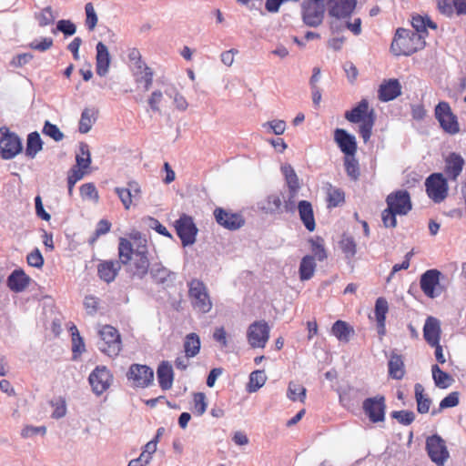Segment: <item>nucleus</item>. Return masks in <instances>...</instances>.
<instances>
[{
	"instance_id": "nucleus-1",
	"label": "nucleus",
	"mask_w": 466,
	"mask_h": 466,
	"mask_svg": "<svg viewBox=\"0 0 466 466\" xmlns=\"http://www.w3.org/2000/svg\"><path fill=\"white\" fill-rule=\"evenodd\" d=\"M135 244L121 238L118 244V256L121 264L133 277L142 279L148 272L149 258L147 257V239L139 232L131 235Z\"/></svg>"
},
{
	"instance_id": "nucleus-2",
	"label": "nucleus",
	"mask_w": 466,
	"mask_h": 466,
	"mask_svg": "<svg viewBox=\"0 0 466 466\" xmlns=\"http://www.w3.org/2000/svg\"><path fill=\"white\" fill-rule=\"evenodd\" d=\"M387 208L381 213V220L385 228H396L397 216H406L412 209L410 193L400 189L390 193L386 198Z\"/></svg>"
},
{
	"instance_id": "nucleus-3",
	"label": "nucleus",
	"mask_w": 466,
	"mask_h": 466,
	"mask_svg": "<svg viewBox=\"0 0 466 466\" xmlns=\"http://www.w3.org/2000/svg\"><path fill=\"white\" fill-rule=\"evenodd\" d=\"M345 118L354 124H360L359 133L364 143H367L371 135L376 120V115L373 108H370L369 101L366 98L361 99L351 110L346 111Z\"/></svg>"
},
{
	"instance_id": "nucleus-4",
	"label": "nucleus",
	"mask_w": 466,
	"mask_h": 466,
	"mask_svg": "<svg viewBox=\"0 0 466 466\" xmlns=\"http://www.w3.org/2000/svg\"><path fill=\"white\" fill-rule=\"evenodd\" d=\"M425 46L424 35L410 29L399 28L390 46L395 56H410Z\"/></svg>"
},
{
	"instance_id": "nucleus-5",
	"label": "nucleus",
	"mask_w": 466,
	"mask_h": 466,
	"mask_svg": "<svg viewBox=\"0 0 466 466\" xmlns=\"http://www.w3.org/2000/svg\"><path fill=\"white\" fill-rule=\"evenodd\" d=\"M98 350L109 357H116L121 350V339L118 331L106 325L99 330Z\"/></svg>"
},
{
	"instance_id": "nucleus-6",
	"label": "nucleus",
	"mask_w": 466,
	"mask_h": 466,
	"mask_svg": "<svg viewBox=\"0 0 466 466\" xmlns=\"http://www.w3.org/2000/svg\"><path fill=\"white\" fill-rule=\"evenodd\" d=\"M324 0H304L301 6L302 20L310 27L320 25L325 15Z\"/></svg>"
},
{
	"instance_id": "nucleus-7",
	"label": "nucleus",
	"mask_w": 466,
	"mask_h": 466,
	"mask_svg": "<svg viewBox=\"0 0 466 466\" xmlns=\"http://www.w3.org/2000/svg\"><path fill=\"white\" fill-rule=\"evenodd\" d=\"M188 285V293L193 308L201 313L208 312L212 308V302L204 283L198 279H193Z\"/></svg>"
},
{
	"instance_id": "nucleus-8",
	"label": "nucleus",
	"mask_w": 466,
	"mask_h": 466,
	"mask_svg": "<svg viewBox=\"0 0 466 466\" xmlns=\"http://www.w3.org/2000/svg\"><path fill=\"white\" fill-rule=\"evenodd\" d=\"M435 117L444 132L456 135L460 132L457 116L453 114L448 102L441 101L435 107Z\"/></svg>"
},
{
	"instance_id": "nucleus-9",
	"label": "nucleus",
	"mask_w": 466,
	"mask_h": 466,
	"mask_svg": "<svg viewBox=\"0 0 466 466\" xmlns=\"http://www.w3.org/2000/svg\"><path fill=\"white\" fill-rule=\"evenodd\" d=\"M23 149L19 137L7 127L0 128V156L4 159H12Z\"/></svg>"
},
{
	"instance_id": "nucleus-10",
	"label": "nucleus",
	"mask_w": 466,
	"mask_h": 466,
	"mask_svg": "<svg viewBox=\"0 0 466 466\" xmlns=\"http://www.w3.org/2000/svg\"><path fill=\"white\" fill-rule=\"evenodd\" d=\"M426 451L437 466H443L450 457L445 441L437 434L426 439Z\"/></svg>"
},
{
	"instance_id": "nucleus-11",
	"label": "nucleus",
	"mask_w": 466,
	"mask_h": 466,
	"mask_svg": "<svg viewBox=\"0 0 466 466\" xmlns=\"http://www.w3.org/2000/svg\"><path fill=\"white\" fill-rule=\"evenodd\" d=\"M270 328L265 320L255 321L247 332L248 342L253 349H264L269 339Z\"/></svg>"
},
{
	"instance_id": "nucleus-12",
	"label": "nucleus",
	"mask_w": 466,
	"mask_h": 466,
	"mask_svg": "<svg viewBox=\"0 0 466 466\" xmlns=\"http://www.w3.org/2000/svg\"><path fill=\"white\" fill-rule=\"evenodd\" d=\"M426 192L435 203H441L448 195V183L441 173L431 174L425 181Z\"/></svg>"
},
{
	"instance_id": "nucleus-13",
	"label": "nucleus",
	"mask_w": 466,
	"mask_h": 466,
	"mask_svg": "<svg viewBox=\"0 0 466 466\" xmlns=\"http://www.w3.org/2000/svg\"><path fill=\"white\" fill-rule=\"evenodd\" d=\"M175 228L184 247L195 243L198 230L190 216L186 214L180 216L175 222Z\"/></svg>"
},
{
	"instance_id": "nucleus-14",
	"label": "nucleus",
	"mask_w": 466,
	"mask_h": 466,
	"mask_svg": "<svg viewBox=\"0 0 466 466\" xmlns=\"http://www.w3.org/2000/svg\"><path fill=\"white\" fill-rule=\"evenodd\" d=\"M127 378L132 381L134 387L147 388L154 381V371L147 365L132 364L128 369Z\"/></svg>"
},
{
	"instance_id": "nucleus-15",
	"label": "nucleus",
	"mask_w": 466,
	"mask_h": 466,
	"mask_svg": "<svg viewBox=\"0 0 466 466\" xmlns=\"http://www.w3.org/2000/svg\"><path fill=\"white\" fill-rule=\"evenodd\" d=\"M362 408L369 420L373 422H381L385 420L386 400L383 395L367 398Z\"/></svg>"
},
{
	"instance_id": "nucleus-16",
	"label": "nucleus",
	"mask_w": 466,
	"mask_h": 466,
	"mask_svg": "<svg viewBox=\"0 0 466 466\" xmlns=\"http://www.w3.org/2000/svg\"><path fill=\"white\" fill-rule=\"evenodd\" d=\"M441 271L435 268L428 269L420 276V289L428 298L434 299L441 293Z\"/></svg>"
},
{
	"instance_id": "nucleus-17",
	"label": "nucleus",
	"mask_w": 466,
	"mask_h": 466,
	"mask_svg": "<svg viewBox=\"0 0 466 466\" xmlns=\"http://www.w3.org/2000/svg\"><path fill=\"white\" fill-rule=\"evenodd\" d=\"M89 383L96 395H101L111 385L113 376L106 366H97L89 375Z\"/></svg>"
},
{
	"instance_id": "nucleus-18",
	"label": "nucleus",
	"mask_w": 466,
	"mask_h": 466,
	"mask_svg": "<svg viewBox=\"0 0 466 466\" xmlns=\"http://www.w3.org/2000/svg\"><path fill=\"white\" fill-rule=\"evenodd\" d=\"M329 15L336 18L350 17L356 6V0H324Z\"/></svg>"
},
{
	"instance_id": "nucleus-19",
	"label": "nucleus",
	"mask_w": 466,
	"mask_h": 466,
	"mask_svg": "<svg viewBox=\"0 0 466 466\" xmlns=\"http://www.w3.org/2000/svg\"><path fill=\"white\" fill-rule=\"evenodd\" d=\"M401 95V85L396 78L384 79L378 89V98L381 102L391 101Z\"/></svg>"
},
{
	"instance_id": "nucleus-20",
	"label": "nucleus",
	"mask_w": 466,
	"mask_h": 466,
	"mask_svg": "<svg viewBox=\"0 0 466 466\" xmlns=\"http://www.w3.org/2000/svg\"><path fill=\"white\" fill-rule=\"evenodd\" d=\"M334 140L345 156H355L358 147L353 135L349 134L345 129L336 128Z\"/></svg>"
},
{
	"instance_id": "nucleus-21",
	"label": "nucleus",
	"mask_w": 466,
	"mask_h": 466,
	"mask_svg": "<svg viewBox=\"0 0 466 466\" xmlns=\"http://www.w3.org/2000/svg\"><path fill=\"white\" fill-rule=\"evenodd\" d=\"M133 74L136 83L143 85L144 90L148 91L153 83V71L143 61H137L133 64Z\"/></svg>"
},
{
	"instance_id": "nucleus-22",
	"label": "nucleus",
	"mask_w": 466,
	"mask_h": 466,
	"mask_svg": "<svg viewBox=\"0 0 466 466\" xmlns=\"http://www.w3.org/2000/svg\"><path fill=\"white\" fill-rule=\"evenodd\" d=\"M441 323L434 317H428L423 327V337L429 345H437L441 339Z\"/></svg>"
},
{
	"instance_id": "nucleus-23",
	"label": "nucleus",
	"mask_w": 466,
	"mask_h": 466,
	"mask_svg": "<svg viewBox=\"0 0 466 466\" xmlns=\"http://www.w3.org/2000/svg\"><path fill=\"white\" fill-rule=\"evenodd\" d=\"M150 275L154 281L163 286H170L176 279V273L170 271L162 264H154L150 268Z\"/></svg>"
},
{
	"instance_id": "nucleus-24",
	"label": "nucleus",
	"mask_w": 466,
	"mask_h": 466,
	"mask_svg": "<svg viewBox=\"0 0 466 466\" xmlns=\"http://www.w3.org/2000/svg\"><path fill=\"white\" fill-rule=\"evenodd\" d=\"M96 74L100 76H105L108 73L111 57L108 48L102 42L96 45Z\"/></svg>"
},
{
	"instance_id": "nucleus-25",
	"label": "nucleus",
	"mask_w": 466,
	"mask_h": 466,
	"mask_svg": "<svg viewBox=\"0 0 466 466\" xmlns=\"http://www.w3.org/2000/svg\"><path fill=\"white\" fill-rule=\"evenodd\" d=\"M30 278L22 270H14L7 278L8 288L16 293L24 291L29 285Z\"/></svg>"
},
{
	"instance_id": "nucleus-26",
	"label": "nucleus",
	"mask_w": 466,
	"mask_h": 466,
	"mask_svg": "<svg viewBox=\"0 0 466 466\" xmlns=\"http://www.w3.org/2000/svg\"><path fill=\"white\" fill-rule=\"evenodd\" d=\"M330 331L339 341L344 343H348L355 334L353 327L340 319L333 323Z\"/></svg>"
},
{
	"instance_id": "nucleus-27",
	"label": "nucleus",
	"mask_w": 466,
	"mask_h": 466,
	"mask_svg": "<svg viewBox=\"0 0 466 466\" xmlns=\"http://www.w3.org/2000/svg\"><path fill=\"white\" fill-rule=\"evenodd\" d=\"M157 380L163 390L171 389L174 380V372L172 366L167 361H163L157 370Z\"/></svg>"
},
{
	"instance_id": "nucleus-28",
	"label": "nucleus",
	"mask_w": 466,
	"mask_h": 466,
	"mask_svg": "<svg viewBox=\"0 0 466 466\" xmlns=\"http://www.w3.org/2000/svg\"><path fill=\"white\" fill-rule=\"evenodd\" d=\"M298 209L305 228L310 232L314 231L316 223L311 203L307 200H301L299 202Z\"/></svg>"
},
{
	"instance_id": "nucleus-29",
	"label": "nucleus",
	"mask_w": 466,
	"mask_h": 466,
	"mask_svg": "<svg viewBox=\"0 0 466 466\" xmlns=\"http://www.w3.org/2000/svg\"><path fill=\"white\" fill-rule=\"evenodd\" d=\"M463 158L455 153H451L446 159L445 173L452 180H456L462 171Z\"/></svg>"
},
{
	"instance_id": "nucleus-30",
	"label": "nucleus",
	"mask_w": 466,
	"mask_h": 466,
	"mask_svg": "<svg viewBox=\"0 0 466 466\" xmlns=\"http://www.w3.org/2000/svg\"><path fill=\"white\" fill-rule=\"evenodd\" d=\"M389 376L394 380H401L405 376V365L402 356L392 352L388 362Z\"/></svg>"
},
{
	"instance_id": "nucleus-31",
	"label": "nucleus",
	"mask_w": 466,
	"mask_h": 466,
	"mask_svg": "<svg viewBox=\"0 0 466 466\" xmlns=\"http://www.w3.org/2000/svg\"><path fill=\"white\" fill-rule=\"evenodd\" d=\"M121 268L119 261H105L98 265V275L101 279L109 283L113 281Z\"/></svg>"
},
{
	"instance_id": "nucleus-32",
	"label": "nucleus",
	"mask_w": 466,
	"mask_h": 466,
	"mask_svg": "<svg viewBox=\"0 0 466 466\" xmlns=\"http://www.w3.org/2000/svg\"><path fill=\"white\" fill-rule=\"evenodd\" d=\"M414 394L417 403V411L420 414L428 413L430 411L432 401L429 395L425 392V389L420 383L415 384Z\"/></svg>"
},
{
	"instance_id": "nucleus-33",
	"label": "nucleus",
	"mask_w": 466,
	"mask_h": 466,
	"mask_svg": "<svg viewBox=\"0 0 466 466\" xmlns=\"http://www.w3.org/2000/svg\"><path fill=\"white\" fill-rule=\"evenodd\" d=\"M281 171L285 176L289 189L290 198H295L299 189L298 176L290 165L283 166L281 167Z\"/></svg>"
},
{
	"instance_id": "nucleus-34",
	"label": "nucleus",
	"mask_w": 466,
	"mask_h": 466,
	"mask_svg": "<svg viewBox=\"0 0 466 466\" xmlns=\"http://www.w3.org/2000/svg\"><path fill=\"white\" fill-rule=\"evenodd\" d=\"M389 310L388 301L380 297L377 299L375 303V317L378 323V327L380 329V334L383 335L385 330V320L386 314Z\"/></svg>"
},
{
	"instance_id": "nucleus-35",
	"label": "nucleus",
	"mask_w": 466,
	"mask_h": 466,
	"mask_svg": "<svg viewBox=\"0 0 466 466\" xmlns=\"http://www.w3.org/2000/svg\"><path fill=\"white\" fill-rule=\"evenodd\" d=\"M316 262L314 257L310 255L303 257L299 268L300 280L310 279L314 276Z\"/></svg>"
},
{
	"instance_id": "nucleus-36",
	"label": "nucleus",
	"mask_w": 466,
	"mask_h": 466,
	"mask_svg": "<svg viewBox=\"0 0 466 466\" xmlns=\"http://www.w3.org/2000/svg\"><path fill=\"white\" fill-rule=\"evenodd\" d=\"M43 149V141L38 132L35 131L27 136L25 155L35 158L38 152Z\"/></svg>"
},
{
	"instance_id": "nucleus-37",
	"label": "nucleus",
	"mask_w": 466,
	"mask_h": 466,
	"mask_svg": "<svg viewBox=\"0 0 466 466\" xmlns=\"http://www.w3.org/2000/svg\"><path fill=\"white\" fill-rule=\"evenodd\" d=\"M327 202L329 208L343 205L345 202V192L339 187H333L331 184H328Z\"/></svg>"
},
{
	"instance_id": "nucleus-38",
	"label": "nucleus",
	"mask_w": 466,
	"mask_h": 466,
	"mask_svg": "<svg viewBox=\"0 0 466 466\" xmlns=\"http://www.w3.org/2000/svg\"><path fill=\"white\" fill-rule=\"evenodd\" d=\"M412 26L413 31L418 32L421 35H424V38L426 37L427 34V27H430L431 29H436L437 25L433 21L430 19L428 16H422V15H416L412 17Z\"/></svg>"
},
{
	"instance_id": "nucleus-39",
	"label": "nucleus",
	"mask_w": 466,
	"mask_h": 466,
	"mask_svg": "<svg viewBox=\"0 0 466 466\" xmlns=\"http://www.w3.org/2000/svg\"><path fill=\"white\" fill-rule=\"evenodd\" d=\"M76 167H78L77 169L84 171L89 167L91 157L89 147L86 143L81 142L79 144V152L76 154Z\"/></svg>"
},
{
	"instance_id": "nucleus-40",
	"label": "nucleus",
	"mask_w": 466,
	"mask_h": 466,
	"mask_svg": "<svg viewBox=\"0 0 466 466\" xmlns=\"http://www.w3.org/2000/svg\"><path fill=\"white\" fill-rule=\"evenodd\" d=\"M200 350V339L196 333L187 335L184 342L185 354L187 357H195Z\"/></svg>"
},
{
	"instance_id": "nucleus-41",
	"label": "nucleus",
	"mask_w": 466,
	"mask_h": 466,
	"mask_svg": "<svg viewBox=\"0 0 466 466\" xmlns=\"http://www.w3.org/2000/svg\"><path fill=\"white\" fill-rule=\"evenodd\" d=\"M306 388L301 384L290 381L289 383L287 396L292 401L299 400L300 402H304L306 399Z\"/></svg>"
},
{
	"instance_id": "nucleus-42",
	"label": "nucleus",
	"mask_w": 466,
	"mask_h": 466,
	"mask_svg": "<svg viewBox=\"0 0 466 466\" xmlns=\"http://www.w3.org/2000/svg\"><path fill=\"white\" fill-rule=\"evenodd\" d=\"M267 376L264 370H254L249 375L248 390L249 392H255L260 389L266 382Z\"/></svg>"
},
{
	"instance_id": "nucleus-43",
	"label": "nucleus",
	"mask_w": 466,
	"mask_h": 466,
	"mask_svg": "<svg viewBox=\"0 0 466 466\" xmlns=\"http://www.w3.org/2000/svg\"><path fill=\"white\" fill-rule=\"evenodd\" d=\"M431 372L436 386L442 389H445L450 386L451 377L448 373L441 370V368L437 364L432 366Z\"/></svg>"
},
{
	"instance_id": "nucleus-44",
	"label": "nucleus",
	"mask_w": 466,
	"mask_h": 466,
	"mask_svg": "<svg viewBox=\"0 0 466 466\" xmlns=\"http://www.w3.org/2000/svg\"><path fill=\"white\" fill-rule=\"evenodd\" d=\"M95 120L96 117L94 110L90 108L84 109L79 121V132L82 134L89 132Z\"/></svg>"
},
{
	"instance_id": "nucleus-45",
	"label": "nucleus",
	"mask_w": 466,
	"mask_h": 466,
	"mask_svg": "<svg viewBox=\"0 0 466 466\" xmlns=\"http://www.w3.org/2000/svg\"><path fill=\"white\" fill-rule=\"evenodd\" d=\"M214 217L218 224L229 230L233 229V214L227 212L222 208H217L214 210Z\"/></svg>"
},
{
	"instance_id": "nucleus-46",
	"label": "nucleus",
	"mask_w": 466,
	"mask_h": 466,
	"mask_svg": "<svg viewBox=\"0 0 466 466\" xmlns=\"http://www.w3.org/2000/svg\"><path fill=\"white\" fill-rule=\"evenodd\" d=\"M344 167L347 175L353 180H357L360 177L359 162L355 156H345Z\"/></svg>"
},
{
	"instance_id": "nucleus-47",
	"label": "nucleus",
	"mask_w": 466,
	"mask_h": 466,
	"mask_svg": "<svg viewBox=\"0 0 466 466\" xmlns=\"http://www.w3.org/2000/svg\"><path fill=\"white\" fill-rule=\"evenodd\" d=\"M339 247L348 258H353L357 252V245L352 237L343 236Z\"/></svg>"
},
{
	"instance_id": "nucleus-48",
	"label": "nucleus",
	"mask_w": 466,
	"mask_h": 466,
	"mask_svg": "<svg viewBox=\"0 0 466 466\" xmlns=\"http://www.w3.org/2000/svg\"><path fill=\"white\" fill-rule=\"evenodd\" d=\"M309 242L314 258H316L319 261H323L326 259L327 252L324 248L323 239L321 238H317L316 239L311 238Z\"/></svg>"
},
{
	"instance_id": "nucleus-49",
	"label": "nucleus",
	"mask_w": 466,
	"mask_h": 466,
	"mask_svg": "<svg viewBox=\"0 0 466 466\" xmlns=\"http://www.w3.org/2000/svg\"><path fill=\"white\" fill-rule=\"evenodd\" d=\"M70 332L72 336V350L73 353L76 355L81 354L83 351H85V343L82 339V337L79 334V331L77 328L74 325L70 328Z\"/></svg>"
},
{
	"instance_id": "nucleus-50",
	"label": "nucleus",
	"mask_w": 466,
	"mask_h": 466,
	"mask_svg": "<svg viewBox=\"0 0 466 466\" xmlns=\"http://www.w3.org/2000/svg\"><path fill=\"white\" fill-rule=\"evenodd\" d=\"M42 132L44 135L50 137L56 142L63 140L65 137L63 132L57 127V126L52 124L48 120L45 122Z\"/></svg>"
},
{
	"instance_id": "nucleus-51",
	"label": "nucleus",
	"mask_w": 466,
	"mask_h": 466,
	"mask_svg": "<svg viewBox=\"0 0 466 466\" xmlns=\"http://www.w3.org/2000/svg\"><path fill=\"white\" fill-rule=\"evenodd\" d=\"M459 404V393L457 391L451 392L440 402L438 410H434L431 411L432 415H436L438 412L444 409L452 408Z\"/></svg>"
},
{
	"instance_id": "nucleus-52",
	"label": "nucleus",
	"mask_w": 466,
	"mask_h": 466,
	"mask_svg": "<svg viewBox=\"0 0 466 466\" xmlns=\"http://www.w3.org/2000/svg\"><path fill=\"white\" fill-rule=\"evenodd\" d=\"M339 402L347 410H352L358 403L353 390H344L339 394Z\"/></svg>"
},
{
	"instance_id": "nucleus-53",
	"label": "nucleus",
	"mask_w": 466,
	"mask_h": 466,
	"mask_svg": "<svg viewBox=\"0 0 466 466\" xmlns=\"http://www.w3.org/2000/svg\"><path fill=\"white\" fill-rule=\"evenodd\" d=\"M55 15H53L52 8L47 6L44 8L40 13L35 14V19L38 21L40 26L44 27L52 25L55 21Z\"/></svg>"
},
{
	"instance_id": "nucleus-54",
	"label": "nucleus",
	"mask_w": 466,
	"mask_h": 466,
	"mask_svg": "<svg viewBox=\"0 0 466 466\" xmlns=\"http://www.w3.org/2000/svg\"><path fill=\"white\" fill-rule=\"evenodd\" d=\"M391 417L397 420L402 425H410L415 420V414L411 410H396L392 411Z\"/></svg>"
},
{
	"instance_id": "nucleus-55",
	"label": "nucleus",
	"mask_w": 466,
	"mask_h": 466,
	"mask_svg": "<svg viewBox=\"0 0 466 466\" xmlns=\"http://www.w3.org/2000/svg\"><path fill=\"white\" fill-rule=\"evenodd\" d=\"M85 11H86V25L89 31H93L95 29V27L96 26L97 21H98L96 13L93 6V4L92 3L86 4Z\"/></svg>"
},
{
	"instance_id": "nucleus-56",
	"label": "nucleus",
	"mask_w": 466,
	"mask_h": 466,
	"mask_svg": "<svg viewBox=\"0 0 466 466\" xmlns=\"http://www.w3.org/2000/svg\"><path fill=\"white\" fill-rule=\"evenodd\" d=\"M115 192L118 196L125 209H129L135 199L127 187H116Z\"/></svg>"
},
{
	"instance_id": "nucleus-57",
	"label": "nucleus",
	"mask_w": 466,
	"mask_h": 466,
	"mask_svg": "<svg viewBox=\"0 0 466 466\" xmlns=\"http://www.w3.org/2000/svg\"><path fill=\"white\" fill-rule=\"evenodd\" d=\"M56 30L62 32L66 36L73 35L76 31V26L70 20H59L56 24Z\"/></svg>"
},
{
	"instance_id": "nucleus-58",
	"label": "nucleus",
	"mask_w": 466,
	"mask_h": 466,
	"mask_svg": "<svg viewBox=\"0 0 466 466\" xmlns=\"http://www.w3.org/2000/svg\"><path fill=\"white\" fill-rule=\"evenodd\" d=\"M205 399L206 397L204 393L199 392L195 394L193 412L198 416L204 414L207 410V403Z\"/></svg>"
},
{
	"instance_id": "nucleus-59",
	"label": "nucleus",
	"mask_w": 466,
	"mask_h": 466,
	"mask_svg": "<svg viewBox=\"0 0 466 466\" xmlns=\"http://www.w3.org/2000/svg\"><path fill=\"white\" fill-rule=\"evenodd\" d=\"M27 263L34 268H41L44 265V258L38 248H35L27 255Z\"/></svg>"
},
{
	"instance_id": "nucleus-60",
	"label": "nucleus",
	"mask_w": 466,
	"mask_h": 466,
	"mask_svg": "<svg viewBox=\"0 0 466 466\" xmlns=\"http://www.w3.org/2000/svg\"><path fill=\"white\" fill-rule=\"evenodd\" d=\"M53 46V39L50 37L42 38L40 41L34 40L29 44V47L39 52H45Z\"/></svg>"
},
{
	"instance_id": "nucleus-61",
	"label": "nucleus",
	"mask_w": 466,
	"mask_h": 466,
	"mask_svg": "<svg viewBox=\"0 0 466 466\" xmlns=\"http://www.w3.org/2000/svg\"><path fill=\"white\" fill-rule=\"evenodd\" d=\"M282 205L281 198L279 195L273 194L267 198V207L264 208L270 213L278 212Z\"/></svg>"
},
{
	"instance_id": "nucleus-62",
	"label": "nucleus",
	"mask_w": 466,
	"mask_h": 466,
	"mask_svg": "<svg viewBox=\"0 0 466 466\" xmlns=\"http://www.w3.org/2000/svg\"><path fill=\"white\" fill-rule=\"evenodd\" d=\"M163 98V93L160 90H155L152 92L147 99L150 109L154 112L160 113L159 104Z\"/></svg>"
},
{
	"instance_id": "nucleus-63",
	"label": "nucleus",
	"mask_w": 466,
	"mask_h": 466,
	"mask_svg": "<svg viewBox=\"0 0 466 466\" xmlns=\"http://www.w3.org/2000/svg\"><path fill=\"white\" fill-rule=\"evenodd\" d=\"M166 94L170 97L174 96V103L176 105V107L178 110L184 111L187 108L188 104H187L186 98L182 95H180L178 92H177L176 90H174L172 92L169 90H167Z\"/></svg>"
},
{
	"instance_id": "nucleus-64",
	"label": "nucleus",
	"mask_w": 466,
	"mask_h": 466,
	"mask_svg": "<svg viewBox=\"0 0 466 466\" xmlns=\"http://www.w3.org/2000/svg\"><path fill=\"white\" fill-rule=\"evenodd\" d=\"M80 193L84 198L97 199L98 194L96 187L92 183H86L81 186Z\"/></svg>"
}]
</instances>
